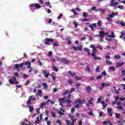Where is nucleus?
<instances>
[{
  "label": "nucleus",
  "mask_w": 125,
  "mask_h": 125,
  "mask_svg": "<svg viewBox=\"0 0 125 125\" xmlns=\"http://www.w3.org/2000/svg\"><path fill=\"white\" fill-rule=\"evenodd\" d=\"M71 120L72 122L70 123V121L66 120V123L67 124V125H74V123H76L77 119L75 116H72L71 118Z\"/></svg>",
  "instance_id": "obj_1"
},
{
  "label": "nucleus",
  "mask_w": 125,
  "mask_h": 125,
  "mask_svg": "<svg viewBox=\"0 0 125 125\" xmlns=\"http://www.w3.org/2000/svg\"><path fill=\"white\" fill-rule=\"evenodd\" d=\"M9 83L11 84H18V83H19V82L16 80L15 77H12L11 79H9Z\"/></svg>",
  "instance_id": "obj_2"
},
{
  "label": "nucleus",
  "mask_w": 125,
  "mask_h": 125,
  "mask_svg": "<svg viewBox=\"0 0 125 125\" xmlns=\"http://www.w3.org/2000/svg\"><path fill=\"white\" fill-rule=\"evenodd\" d=\"M24 66V62H22L21 63H20L19 64L18 63H16L14 65V69H17V71H19V69L21 68H23V66Z\"/></svg>",
  "instance_id": "obj_3"
},
{
  "label": "nucleus",
  "mask_w": 125,
  "mask_h": 125,
  "mask_svg": "<svg viewBox=\"0 0 125 125\" xmlns=\"http://www.w3.org/2000/svg\"><path fill=\"white\" fill-rule=\"evenodd\" d=\"M73 49H74V51H76L77 50H80V51H83V45H79L77 47H76V46H73L71 47Z\"/></svg>",
  "instance_id": "obj_4"
},
{
  "label": "nucleus",
  "mask_w": 125,
  "mask_h": 125,
  "mask_svg": "<svg viewBox=\"0 0 125 125\" xmlns=\"http://www.w3.org/2000/svg\"><path fill=\"white\" fill-rule=\"evenodd\" d=\"M54 42V41H53L52 39L50 38H46L45 40V42H44V43L46 45H50V43H49V42Z\"/></svg>",
  "instance_id": "obj_5"
},
{
  "label": "nucleus",
  "mask_w": 125,
  "mask_h": 125,
  "mask_svg": "<svg viewBox=\"0 0 125 125\" xmlns=\"http://www.w3.org/2000/svg\"><path fill=\"white\" fill-rule=\"evenodd\" d=\"M29 7L31 8V7H35V8H37L39 9V8H41L42 7L41 6V5L39 3H34V4H31L29 5Z\"/></svg>",
  "instance_id": "obj_6"
},
{
  "label": "nucleus",
  "mask_w": 125,
  "mask_h": 125,
  "mask_svg": "<svg viewBox=\"0 0 125 125\" xmlns=\"http://www.w3.org/2000/svg\"><path fill=\"white\" fill-rule=\"evenodd\" d=\"M50 101V100H47L46 103L43 102L42 103H41L40 107L41 109H43V106H46V105H49V102Z\"/></svg>",
  "instance_id": "obj_7"
},
{
  "label": "nucleus",
  "mask_w": 125,
  "mask_h": 125,
  "mask_svg": "<svg viewBox=\"0 0 125 125\" xmlns=\"http://www.w3.org/2000/svg\"><path fill=\"white\" fill-rule=\"evenodd\" d=\"M59 102H60L59 105L61 106V107H63V103H65V97L61 99L59 98Z\"/></svg>",
  "instance_id": "obj_8"
},
{
  "label": "nucleus",
  "mask_w": 125,
  "mask_h": 125,
  "mask_svg": "<svg viewBox=\"0 0 125 125\" xmlns=\"http://www.w3.org/2000/svg\"><path fill=\"white\" fill-rule=\"evenodd\" d=\"M76 103H79L80 105H83V104H84L85 103V100L84 99H82L81 100L80 99H78L76 101Z\"/></svg>",
  "instance_id": "obj_9"
},
{
  "label": "nucleus",
  "mask_w": 125,
  "mask_h": 125,
  "mask_svg": "<svg viewBox=\"0 0 125 125\" xmlns=\"http://www.w3.org/2000/svg\"><path fill=\"white\" fill-rule=\"evenodd\" d=\"M115 0H111L110 4V6H117V5H118V2H114Z\"/></svg>",
  "instance_id": "obj_10"
},
{
  "label": "nucleus",
  "mask_w": 125,
  "mask_h": 125,
  "mask_svg": "<svg viewBox=\"0 0 125 125\" xmlns=\"http://www.w3.org/2000/svg\"><path fill=\"white\" fill-rule=\"evenodd\" d=\"M101 85L102 87H106L107 86H110V83H102Z\"/></svg>",
  "instance_id": "obj_11"
},
{
  "label": "nucleus",
  "mask_w": 125,
  "mask_h": 125,
  "mask_svg": "<svg viewBox=\"0 0 125 125\" xmlns=\"http://www.w3.org/2000/svg\"><path fill=\"white\" fill-rule=\"evenodd\" d=\"M108 124H109V125H113V124L111 123V121H110V120L108 121H105L103 122V124L104 125H108Z\"/></svg>",
  "instance_id": "obj_12"
},
{
  "label": "nucleus",
  "mask_w": 125,
  "mask_h": 125,
  "mask_svg": "<svg viewBox=\"0 0 125 125\" xmlns=\"http://www.w3.org/2000/svg\"><path fill=\"white\" fill-rule=\"evenodd\" d=\"M99 34H102L103 37H104V36H108L109 35V33L108 32H104L103 31H101L99 32Z\"/></svg>",
  "instance_id": "obj_13"
},
{
  "label": "nucleus",
  "mask_w": 125,
  "mask_h": 125,
  "mask_svg": "<svg viewBox=\"0 0 125 125\" xmlns=\"http://www.w3.org/2000/svg\"><path fill=\"white\" fill-rule=\"evenodd\" d=\"M118 13L112 12L111 14L109 15V17L113 18V17H115V16H117Z\"/></svg>",
  "instance_id": "obj_14"
},
{
  "label": "nucleus",
  "mask_w": 125,
  "mask_h": 125,
  "mask_svg": "<svg viewBox=\"0 0 125 125\" xmlns=\"http://www.w3.org/2000/svg\"><path fill=\"white\" fill-rule=\"evenodd\" d=\"M86 90L87 93H91V88L90 86H88L86 87Z\"/></svg>",
  "instance_id": "obj_15"
},
{
  "label": "nucleus",
  "mask_w": 125,
  "mask_h": 125,
  "mask_svg": "<svg viewBox=\"0 0 125 125\" xmlns=\"http://www.w3.org/2000/svg\"><path fill=\"white\" fill-rule=\"evenodd\" d=\"M43 74L44 75L45 78H46L47 79L48 78V76H49V73H46V70H44L43 71Z\"/></svg>",
  "instance_id": "obj_16"
},
{
  "label": "nucleus",
  "mask_w": 125,
  "mask_h": 125,
  "mask_svg": "<svg viewBox=\"0 0 125 125\" xmlns=\"http://www.w3.org/2000/svg\"><path fill=\"white\" fill-rule=\"evenodd\" d=\"M125 64V62H117V65L115 66L116 68H118V67H122L123 65Z\"/></svg>",
  "instance_id": "obj_17"
},
{
  "label": "nucleus",
  "mask_w": 125,
  "mask_h": 125,
  "mask_svg": "<svg viewBox=\"0 0 125 125\" xmlns=\"http://www.w3.org/2000/svg\"><path fill=\"white\" fill-rule=\"evenodd\" d=\"M62 62H64V63L65 64V65H68V64H69V61H68V60H66V58H63L62 59Z\"/></svg>",
  "instance_id": "obj_18"
},
{
  "label": "nucleus",
  "mask_w": 125,
  "mask_h": 125,
  "mask_svg": "<svg viewBox=\"0 0 125 125\" xmlns=\"http://www.w3.org/2000/svg\"><path fill=\"white\" fill-rule=\"evenodd\" d=\"M32 97H29L28 98V100H27V102H26V104L27 105H31V101H32Z\"/></svg>",
  "instance_id": "obj_19"
},
{
  "label": "nucleus",
  "mask_w": 125,
  "mask_h": 125,
  "mask_svg": "<svg viewBox=\"0 0 125 125\" xmlns=\"http://www.w3.org/2000/svg\"><path fill=\"white\" fill-rule=\"evenodd\" d=\"M68 74H69L70 76H72V77H75V76H76V72H72L71 70H69L68 71Z\"/></svg>",
  "instance_id": "obj_20"
},
{
  "label": "nucleus",
  "mask_w": 125,
  "mask_h": 125,
  "mask_svg": "<svg viewBox=\"0 0 125 125\" xmlns=\"http://www.w3.org/2000/svg\"><path fill=\"white\" fill-rule=\"evenodd\" d=\"M42 86H44V89H46V88H47V87H48V85L47 84V83H42Z\"/></svg>",
  "instance_id": "obj_21"
},
{
  "label": "nucleus",
  "mask_w": 125,
  "mask_h": 125,
  "mask_svg": "<svg viewBox=\"0 0 125 125\" xmlns=\"http://www.w3.org/2000/svg\"><path fill=\"white\" fill-rule=\"evenodd\" d=\"M28 107H29V110L30 113H32L33 111H34V107L31 105H29Z\"/></svg>",
  "instance_id": "obj_22"
},
{
  "label": "nucleus",
  "mask_w": 125,
  "mask_h": 125,
  "mask_svg": "<svg viewBox=\"0 0 125 125\" xmlns=\"http://www.w3.org/2000/svg\"><path fill=\"white\" fill-rule=\"evenodd\" d=\"M45 4L46 5V6H49L50 8H51V7H52V5H50V2L49 1L45 2Z\"/></svg>",
  "instance_id": "obj_23"
},
{
  "label": "nucleus",
  "mask_w": 125,
  "mask_h": 125,
  "mask_svg": "<svg viewBox=\"0 0 125 125\" xmlns=\"http://www.w3.org/2000/svg\"><path fill=\"white\" fill-rule=\"evenodd\" d=\"M121 35L119 37L120 39H123L125 35V31H122L121 32Z\"/></svg>",
  "instance_id": "obj_24"
},
{
  "label": "nucleus",
  "mask_w": 125,
  "mask_h": 125,
  "mask_svg": "<svg viewBox=\"0 0 125 125\" xmlns=\"http://www.w3.org/2000/svg\"><path fill=\"white\" fill-rule=\"evenodd\" d=\"M101 100H102V97H100L97 99V102L96 104H99V103H101Z\"/></svg>",
  "instance_id": "obj_25"
},
{
  "label": "nucleus",
  "mask_w": 125,
  "mask_h": 125,
  "mask_svg": "<svg viewBox=\"0 0 125 125\" xmlns=\"http://www.w3.org/2000/svg\"><path fill=\"white\" fill-rule=\"evenodd\" d=\"M22 125H34L33 124L30 123V122H22L21 124Z\"/></svg>",
  "instance_id": "obj_26"
},
{
  "label": "nucleus",
  "mask_w": 125,
  "mask_h": 125,
  "mask_svg": "<svg viewBox=\"0 0 125 125\" xmlns=\"http://www.w3.org/2000/svg\"><path fill=\"white\" fill-rule=\"evenodd\" d=\"M41 122H42L41 120H40V117H38L37 120L35 121V123L36 124V125H38L39 124H40V123H41Z\"/></svg>",
  "instance_id": "obj_27"
},
{
  "label": "nucleus",
  "mask_w": 125,
  "mask_h": 125,
  "mask_svg": "<svg viewBox=\"0 0 125 125\" xmlns=\"http://www.w3.org/2000/svg\"><path fill=\"white\" fill-rule=\"evenodd\" d=\"M97 37H100V40H103L104 39V36L102 35V34H100L96 35Z\"/></svg>",
  "instance_id": "obj_28"
},
{
  "label": "nucleus",
  "mask_w": 125,
  "mask_h": 125,
  "mask_svg": "<svg viewBox=\"0 0 125 125\" xmlns=\"http://www.w3.org/2000/svg\"><path fill=\"white\" fill-rule=\"evenodd\" d=\"M125 121H118L117 122V124L120 125H123L124 124H125Z\"/></svg>",
  "instance_id": "obj_29"
},
{
  "label": "nucleus",
  "mask_w": 125,
  "mask_h": 125,
  "mask_svg": "<svg viewBox=\"0 0 125 125\" xmlns=\"http://www.w3.org/2000/svg\"><path fill=\"white\" fill-rule=\"evenodd\" d=\"M85 71H86V72H87V73H89V72H90V68H89V66H86V67L85 68Z\"/></svg>",
  "instance_id": "obj_30"
},
{
  "label": "nucleus",
  "mask_w": 125,
  "mask_h": 125,
  "mask_svg": "<svg viewBox=\"0 0 125 125\" xmlns=\"http://www.w3.org/2000/svg\"><path fill=\"white\" fill-rule=\"evenodd\" d=\"M53 69L54 72H58V71H59V69L56 68V66H55V65H53Z\"/></svg>",
  "instance_id": "obj_31"
},
{
  "label": "nucleus",
  "mask_w": 125,
  "mask_h": 125,
  "mask_svg": "<svg viewBox=\"0 0 125 125\" xmlns=\"http://www.w3.org/2000/svg\"><path fill=\"white\" fill-rule=\"evenodd\" d=\"M97 25L99 26V27H102V21H98V22L97 23Z\"/></svg>",
  "instance_id": "obj_32"
},
{
  "label": "nucleus",
  "mask_w": 125,
  "mask_h": 125,
  "mask_svg": "<svg viewBox=\"0 0 125 125\" xmlns=\"http://www.w3.org/2000/svg\"><path fill=\"white\" fill-rule=\"evenodd\" d=\"M109 70H110V71H113V72H115V71L116 70V68H115L114 66H111L109 68Z\"/></svg>",
  "instance_id": "obj_33"
},
{
  "label": "nucleus",
  "mask_w": 125,
  "mask_h": 125,
  "mask_svg": "<svg viewBox=\"0 0 125 125\" xmlns=\"http://www.w3.org/2000/svg\"><path fill=\"white\" fill-rule=\"evenodd\" d=\"M115 115L116 119H119L120 118H121V115H120V114L116 112L115 113Z\"/></svg>",
  "instance_id": "obj_34"
},
{
  "label": "nucleus",
  "mask_w": 125,
  "mask_h": 125,
  "mask_svg": "<svg viewBox=\"0 0 125 125\" xmlns=\"http://www.w3.org/2000/svg\"><path fill=\"white\" fill-rule=\"evenodd\" d=\"M106 20L108 21V22H111L113 19H112V18L110 17H108L106 18Z\"/></svg>",
  "instance_id": "obj_35"
},
{
  "label": "nucleus",
  "mask_w": 125,
  "mask_h": 125,
  "mask_svg": "<svg viewBox=\"0 0 125 125\" xmlns=\"http://www.w3.org/2000/svg\"><path fill=\"white\" fill-rule=\"evenodd\" d=\"M105 63L107 64V65H111V64H112V62L107 59L105 61Z\"/></svg>",
  "instance_id": "obj_36"
},
{
  "label": "nucleus",
  "mask_w": 125,
  "mask_h": 125,
  "mask_svg": "<svg viewBox=\"0 0 125 125\" xmlns=\"http://www.w3.org/2000/svg\"><path fill=\"white\" fill-rule=\"evenodd\" d=\"M83 50L85 51L87 53L90 52V50H89V49H88V48H86V47L83 48Z\"/></svg>",
  "instance_id": "obj_37"
},
{
  "label": "nucleus",
  "mask_w": 125,
  "mask_h": 125,
  "mask_svg": "<svg viewBox=\"0 0 125 125\" xmlns=\"http://www.w3.org/2000/svg\"><path fill=\"white\" fill-rule=\"evenodd\" d=\"M65 102H66V103H67V104H68V106H70L69 104H70V103H72V101L70 100H65Z\"/></svg>",
  "instance_id": "obj_38"
},
{
  "label": "nucleus",
  "mask_w": 125,
  "mask_h": 125,
  "mask_svg": "<svg viewBox=\"0 0 125 125\" xmlns=\"http://www.w3.org/2000/svg\"><path fill=\"white\" fill-rule=\"evenodd\" d=\"M114 58H115V59H121V56H120L119 55H116L114 56Z\"/></svg>",
  "instance_id": "obj_39"
},
{
  "label": "nucleus",
  "mask_w": 125,
  "mask_h": 125,
  "mask_svg": "<svg viewBox=\"0 0 125 125\" xmlns=\"http://www.w3.org/2000/svg\"><path fill=\"white\" fill-rule=\"evenodd\" d=\"M74 91H75V88H71L70 91L69 92V94H71V93L74 92Z\"/></svg>",
  "instance_id": "obj_40"
},
{
  "label": "nucleus",
  "mask_w": 125,
  "mask_h": 125,
  "mask_svg": "<svg viewBox=\"0 0 125 125\" xmlns=\"http://www.w3.org/2000/svg\"><path fill=\"white\" fill-rule=\"evenodd\" d=\"M100 12H101L102 13H103V14H104V13H106V11L105 10V9H101L100 10Z\"/></svg>",
  "instance_id": "obj_41"
},
{
  "label": "nucleus",
  "mask_w": 125,
  "mask_h": 125,
  "mask_svg": "<svg viewBox=\"0 0 125 125\" xmlns=\"http://www.w3.org/2000/svg\"><path fill=\"white\" fill-rule=\"evenodd\" d=\"M96 72L97 73H99L100 72V68L99 67V66H97L96 68Z\"/></svg>",
  "instance_id": "obj_42"
},
{
  "label": "nucleus",
  "mask_w": 125,
  "mask_h": 125,
  "mask_svg": "<svg viewBox=\"0 0 125 125\" xmlns=\"http://www.w3.org/2000/svg\"><path fill=\"white\" fill-rule=\"evenodd\" d=\"M69 84H73V80L72 79H68L67 80Z\"/></svg>",
  "instance_id": "obj_43"
},
{
  "label": "nucleus",
  "mask_w": 125,
  "mask_h": 125,
  "mask_svg": "<svg viewBox=\"0 0 125 125\" xmlns=\"http://www.w3.org/2000/svg\"><path fill=\"white\" fill-rule=\"evenodd\" d=\"M112 111H113V108H110L109 107L107 108L108 113H111L112 112Z\"/></svg>",
  "instance_id": "obj_44"
},
{
  "label": "nucleus",
  "mask_w": 125,
  "mask_h": 125,
  "mask_svg": "<svg viewBox=\"0 0 125 125\" xmlns=\"http://www.w3.org/2000/svg\"><path fill=\"white\" fill-rule=\"evenodd\" d=\"M55 46H59V43L58 42H54L53 44V47H55Z\"/></svg>",
  "instance_id": "obj_45"
},
{
  "label": "nucleus",
  "mask_w": 125,
  "mask_h": 125,
  "mask_svg": "<svg viewBox=\"0 0 125 125\" xmlns=\"http://www.w3.org/2000/svg\"><path fill=\"white\" fill-rule=\"evenodd\" d=\"M30 97H31V100H32V101H36V98H35V96L34 95L30 96Z\"/></svg>",
  "instance_id": "obj_46"
},
{
  "label": "nucleus",
  "mask_w": 125,
  "mask_h": 125,
  "mask_svg": "<svg viewBox=\"0 0 125 125\" xmlns=\"http://www.w3.org/2000/svg\"><path fill=\"white\" fill-rule=\"evenodd\" d=\"M24 64H25V65L26 66H27V65H31V62H29V61H26V62H25L24 63Z\"/></svg>",
  "instance_id": "obj_47"
},
{
  "label": "nucleus",
  "mask_w": 125,
  "mask_h": 125,
  "mask_svg": "<svg viewBox=\"0 0 125 125\" xmlns=\"http://www.w3.org/2000/svg\"><path fill=\"white\" fill-rule=\"evenodd\" d=\"M97 48H99V49H100V50H102V49H103V47H102V46H101L100 45H98L97 46Z\"/></svg>",
  "instance_id": "obj_48"
},
{
  "label": "nucleus",
  "mask_w": 125,
  "mask_h": 125,
  "mask_svg": "<svg viewBox=\"0 0 125 125\" xmlns=\"http://www.w3.org/2000/svg\"><path fill=\"white\" fill-rule=\"evenodd\" d=\"M75 79L77 81H80V80H82V77L75 76Z\"/></svg>",
  "instance_id": "obj_49"
},
{
  "label": "nucleus",
  "mask_w": 125,
  "mask_h": 125,
  "mask_svg": "<svg viewBox=\"0 0 125 125\" xmlns=\"http://www.w3.org/2000/svg\"><path fill=\"white\" fill-rule=\"evenodd\" d=\"M69 92V90H66L64 93H62V96H65Z\"/></svg>",
  "instance_id": "obj_50"
},
{
  "label": "nucleus",
  "mask_w": 125,
  "mask_h": 125,
  "mask_svg": "<svg viewBox=\"0 0 125 125\" xmlns=\"http://www.w3.org/2000/svg\"><path fill=\"white\" fill-rule=\"evenodd\" d=\"M48 57H51V56H52V51L48 52Z\"/></svg>",
  "instance_id": "obj_51"
},
{
  "label": "nucleus",
  "mask_w": 125,
  "mask_h": 125,
  "mask_svg": "<svg viewBox=\"0 0 125 125\" xmlns=\"http://www.w3.org/2000/svg\"><path fill=\"white\" fill-rule=\"evenodd\" d=\"M83 17H84V18H86L87 17V14H86V13H85V12H83Z\"/></svg>",
  "instance_id": "obj_52"
},
{
  "label": "nucleus",
  "mask_w": 125,
  "mask_h": 125,
  "mask_svg": "<svg viewBox=\"0 0 125 125\" xmlns=\"http://www.w3.org/2000/svg\"><path fill=\"white\" fill-rule=\"evenodd\" d=\"M73 25H74L75 28H78V26L79 25V24H78V22H75L73 23Z\"/></svg>",
  "instance_id": "obj_53"
},
{
  "label": "nucleus",
  "mask_w": 125,
  "mask_h": 125,
  "mask_svg": "<svg viewBox=\"0 0 125 125\" xmlns=\"http://www.w3.org/2000/svg\"><path fill=\"white\" fill-rule=\"evenodd\" d=\"M51 115L53 118H55L56 117V113H55V112H51Z\"/></svg>",
  "instance_id": "obj_54"
},
{
  "label": "nucleus",
  "mask_w": 125,
  "mask_h": 125,
  "mask_svg": "<svg viewBox=\"0 0 125 125\" xmlns=\"http://www.w3.org/2000/svg\"><path fill=\"white\" fill-rule=\"evenodd\" d=\"M15 77H17V78H19V74H18V72L16 71L14 74Z\"/></svg>",
  "instance_id": "obj_55"
},
{
  "label": "nucleus",
  "mask_w": 125,
  "mask_h": 125,
  "mask_svg": "<svg viewBox=\"0 0 125 125\" xmlns=\"http://www.w3.org/2000/svg\"><path fill=\"white\" fill-rule=\"evenodd\" d=\"M117 109H119V110H123V106H117L116 107Z\"/></svg>",
  "instance_id": "obj_56"
},
{
  "label": "nucleus",
  "mask_w": 125,
  "mask_h": 125,
  "mask_svg": "<svg viewBox=\"0 0 125 125\" xmlns=\"http://www.w3.org/2000/svg\"><path fill=\"white\" fill-rule=\"evenodd\" d=\"M104 112H103V111H100L99 112V117H103V114Z\"/></svg>",
  "instance_id": "obj_57"
},
{
  "label": "nucleus",
  "mask_w": 125,
  "mask_h": 125,
  "mask_svg": "<svg viewBox=\"0 0 125 125\" xmlns=\"http://www.w3.org/2000/svg\"><path fill=\"white\" fill-rule=\"evenodd\" d=\"M38 94H42V90H39L37 91Z\"/></svg>",
  "instance_id": "obj_58"
},
{
  "label": "nucleus",
  "mask_w": 125,
  "mask_h": 125,
  "mask_svg": "<svg viewBox=\"0 0 125 125\" xmlns=\"http://www.w3.org/2000/svg\"><path fill=\"white\" fill-rule=\"evenodd\" d=\"M101 74L103 75V76H106L107 73H106V71H103L102 72Z\"/></svg>",
  "instance_id": "obj_59"
},
{
  "label": "nucleus",
  "mask_w": 125,
  "mask_h": 125,
  "mask_svg": "<svg viewBox=\"0 0 125 125\" xmlns=\"http://www.w3.org/2000/svg\"><path fill=\"white\" fill-rule=\"evenodd\" d=\"M122 76H125V69L122 70Z\"/></svg>",
  "instance_id": "obj_60"
},
{
  "label": "nucleus",
  "mask_w": 125,
  "mask_h": 125,
  "mask_svg": "<svg viewBox=\"0 0 125 125\" xmlns=\"http://www.w3.org/2000/svg\"><path fill=\"white\" fill-rule=\"evenodd\" d=\"M28 84H30V81L28 80L26 82V83H25V85H28Z\"/></svg>",
  "instance_id": "obj_61"
},
{
  "label": "nucleus",
  "mask_w": 125,
  "mask_h": 125,
  "mask_svg": "<svg viewBox=\"0 0 125 125\" xmlns=\"http://www.w3.org/2000/svg\"><path fill=\"white\" fill-rule=\"evenodd\" d=\"M16 89H17L18 88H21V87H22V85H17L16 86Z\"/></svg>",
  "instance_id": "obj_62"
},
{
  "label": "nucleus",
  "mask_w": 125,
  "mask_h": 125,
  "mask_svg": "<svg viewBox=\"0 0 125 125\" xmlns=\"http://www.w3.org/2000/svg\"><path fill=\"white\" fill-rule=\"evenodd\" d=\"M118 8H119L120 9H123L124 6L123 5H118L117 6Z\"/></svg>",
  "instance_id": "obj_63"
},
{
  "label": "nucleus",
  "mask_w": 125,
  "mask_h": 125,
  "mask_svg": "<svg viewBox=\"0 0 125 125\" xmlns=\"http://www.w3.org/2000/svg\"><path fill=\"white\" fill-rule=\"evenodd\" d=\"M36 111L37 113V114H40V108H38L37 109H36Z\"/></svg>",
  "instance_id": "obj_64"
}]
</instances>
